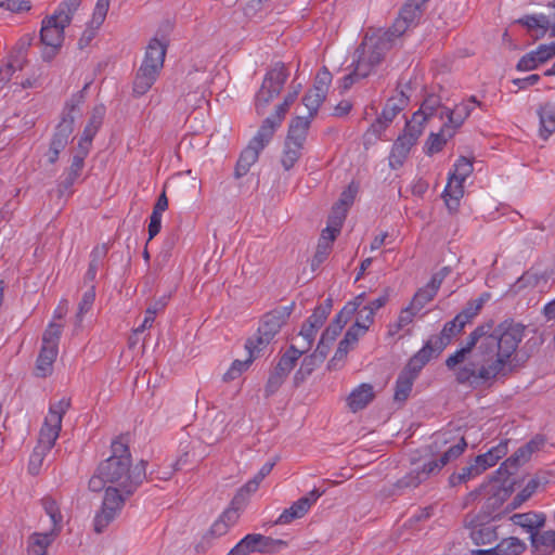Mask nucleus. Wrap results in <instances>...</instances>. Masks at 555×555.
<instances>
[{"label":"nucleus","mask_w":555,"mask_h":555,"mask_svg":"<svg viewBox=\"0 0 555 555\" xmlns=\"http://www.w3.org/2000/svg\"><path fill=\"white\" fill-rule=\"evenodd\" d=\"M302 145L286 141L284 144L283 155L281 158L282 166L285 170L294 167L301 155Z\"/></svg>","instance_id":"79ce46f5"},{"label":"nucleus","mask_w":555,"mask_h":555,"mask_svg":"<svg viewBox=\"0 0 555 555\" xmlns=\"http://www.w3.org/2000/svg\"><path fill=\"white\" fill-rule=\"evenodd\" d=\"M481 470L479 466L476 464L474 460H472L467 465L463 466L459 472H455L450 475L449 483L452 487L459 486L463 482H466L475 477L481 475Z\"/></svg>","instance_id":"e433bc0d"},{"label":"nucleus","mask_w":555,"mask_h":555,"mask_svg":"<svg viewBox=\"0 0 555 555\" xmlns=\"http://www.w3.org/2000/svg\"><path fill=\"white\" fill-rule=\"evenodd\" d=\"M540 118V135L547 139L555 132V105L553 103H544L538 109Z\"/></svg>","instance_id":"cd10ccee"},{"label":"nucleus","mask_w":555,"mask_h":555,"mask_svg":"<svg viewBox=\"0 0 555 555\" xmlns=\"http://www.w3.org/2000/svg\"><path fill=\"white\" fill-rule=\"evenodd\" d=\"M374 397L373 386L371 384H361L351 391L347 398V403L352 412H358L364 409Z\"/></svg>","instance_id":"412c9836"},{"label":"nucleus","mask_w":555,"mask_h":555,"mask_svg":"<svg viewBox=\"0 0 555 555\" xmlns=\"http://www.w3.org/2000/svg\"><path fill=\"white\" fill-rule=\"evenodd\" d=\"M159 72L153 66L141 65L133 81V92L137 95L145 94L154 85Z\"/></svg>","instance_id":"b1692460"},{"label":"nucleus","mask_w":555,"mask_h":555,"mask_svg":"<svg viewBox=\"0 0 555 555\" xmlns=\"http://www.w3.org/2000/svg\"><path fill=\"white\" fill-rule=\"evenodd\" d=\"M476 107L486 109V105L478 101L475 95H472L468 99L462 101L460 104L455 105L453 109L448 108L446 111V117L448 119L446 124H449V127L456 131L470 116Z\"/></svg>","instance_id":"a211bd4d"},{"label":"nucleus","mask_w":555,"mask_h":555,"mask_svg":"<svg viewBox=\"0 0 555 555\" xmlns=\"http://www.w3.org/2000/svg\"><path fill=\"white\" fill-rule=\"evenodd\" d=\"M247 546L249 554L259 552H266L273 543V539L259 533H250L245 535L243 539Z\"/></svg>","instance_id":"4c0bfd02"},{"label":"nucleus","mask_w":555,"mask_h":555,"mask_svg":"<svg viewBox=\"0 0 555 555\" xmlns=\"http://www.w3.org/2000/svg\"><path fill=\"white\" fill-rule=\"evenodd\" d=\"M320 364H322V362L314 356L310 354L305 357L299 370L295 374V382H304Z\"/></svg>","instance_id":"8fccbe9b"},{"label":"nucleus","mask_w":555,"mask_h":555,"mask_svg":"<svg viewBox=\"0 0 555 555\" xmlns=\"http://www.w3.org/2000/svg\"><path fill=\"white\" fill-rule=\"evenodd\" d=\"M311 117H296L289 125L288 134L286 141L300 144L304 146V142L307 137V132L310 126Z\"/></svg>","instance_id":"473e14b6"},{"label":"nucleus","mask_w":555,"mask_h":555,"mask_svg":"<svg viewBox=\"0 0 555 555\" xmlns=\"http://www.w3.org/2000/svg\"><path fill=\"white\" fill-rule=\"evenodd\" d=\"M535 54H540L539 60L542 61L543 63H546L547 61L555 56V41L547 44H540L537 48Z\"/></svg>","instance_id":"774afa93"},{"label":"nucleus","mask_w":555,"mask_h":555,"mask_svg":"<svg viewBox=\"0 0 555 555\" xmlns=\"http://www.w3.org/2000/svg\"><path fill=\"white\" fill-rule=\"evenodd\" d=\"M95 299V289L92 285L88 291H86L82 295V298L78 305V312L76 314L77 323L80 324L82 322L83 315L92 308Z\"/></svg>","instance_id":"864d4df0"},{"label":"nucleus","mask_w":555,"mask_h":555,"mask_svg":"<svg viewBox=\"0 0 555 555\" xmlns=\"http://www.w3.org/2000/svg\"><path fill=\"white\" fill-rule=\"evenodd\" d=\"M474 167L470 159L460 157L453 171L449 173L448 183L443 190L442 197L446 206L451 214H455L460 207V201L464 195V182L473 172Z\"/></svg>","instance_id":"6e6552de"},{"label":"nucleus","mask_w":555,"mask_h":555,"mask_svg":"<svg viewBox=\"0 0 555 555\" xmlns=\"http://www.w3.org/2000/svg\"><path fill=\"white\" fill-rule=\"evenodd\" d=\"M480 308L481 302H469L465 309H463L460 313L456 314V321L464 325L470 323L472 320L478 314Z\"/></svg>","instance_id":"052dcab7"},{"label":"nucleus","mask_w":555,"mask_h":555,"mask_svg":"<svg viewBox=\"0 0 555 555\" xmlns=\"http://www.w3.org/2000/svg\"><path fill=\"white\" fill-rule=\"evenodd\" d=\"M41 505L46 514L51 519V530L54 531V533H60L63 528V515L59 503L51 496H44L41 499Z\"/></svg>","instance_id":"72a5a7b5"},{"label":"nucleus","mask_w":555,"mask_h":555,"mask_svg":"<svg viewBox=\"0 0 555 555\" xmlns=\"http://www.w3.org/2000/svg\"><path fill=\"white\" fill-rule=\"evenodd\" d=\"M525 550V542L518 538L509 537L502 539L494 546L472 550L470 555H520Z\"/></svg>","instance_id":"6ab92c4d"},{"label":"nucleus","mask_w":555,"mask_h":555,"mask_svg":"<svg viewBox=\"0 0 555 555\" xmlns=\"http://www.w3.org/2000/svg\"><path fill=\"white\" fill-rule=\"evenodd\" d=\"M83 102L81 93L74 94L65 104L62 118L56 125L52 139L68 144L69 137L74 131V122L77 115H80V105Z\"/></svg>","instance_id":"2eb2a0df"},{"label":"nucleus","mask_w":555,"mask_h":555,"mask_svg":"<svg viewBox=\"0 0 555 555\" xmlns=\"http://www.w3.org/2000/svg\"><path fill=\"white\" fill-rule=\"evenodd\" d=\"M540 486V478L533 477L529 479L524 489L513 498V501L511 502V507L513 509L518 508L522 503L530 499L533 493L537 492Z\"/></svg>","instance_id":"a18cd8bd"},{"label":"nucleus","mask_w":555,"mask_h":555,"mask_svg":"<svg viewBox=\"0 0 555 555\" xmlns=\"http://www.w3.org/2000/svg\"><path fill=\"white\" fill-rule=\"evenodd\" d=\"M248 351V358L244 361L235 360L231 364L230 369L224 373L223 379L225 382L233 380L237 378L244 371H246L249 365L253 363L255 359H257L260 354H256L251 352V348H246Z\"/></svg>","instance_id":"a19ab883"},{"label":"nucleus","mask_w":555,"mask_h":555,"mask_svg":"<svg viewBox=\"0 0 555 555\" xmlns=\"http://www.w3.org/2000/svg\"><path fill=\"white\" fill-rule=\"evenodd\" d=\"M417 312H420V310H416V308H414L411 304L404 309H402L400 311L397 322L390 326L389 333L391 335H395L400 330L410 325L413 322L414 317L417 314Z\"/></svg>","instance_id":"49530a36"},{"label":"nucleus","mask_w":555,"mask_h":555,"mask_svg":"<svg viewBox=\"0 0 555 555\" xmlns=\"http://www.w3.org/2000/svg\"><path fill=\"white\" fill-rule=\"evenodd\" d=\"M81 3V0H65L60 5L59 9L54 12L53 15H67L69 18V23L72 22L73 14L77 11Z\"/></svg>","instance_id":"69168bd1"},{"label":"nucleus","mask_w":555,"mask_h":555,"mask_svg":"<svg viewBox=\"0 0 555 555\" xmlns=\"http://www.w3.org/2000/svg\"><path fill=\"white\" fill-rule=\"evenodd\" d=\"M422 133L423 131L418 126L406 121L403 134L399 135L395 141L389 155V166L392 169H398L404 164L411 149L415 145Z\"/></svg>","instance_id":"4468645a"},{"label":"nucleus","mask_w":555,"mask_h":555,"mask_svg":"<svg viewBox=\"0 0 555 555\" xmlns=\"http://www.w3.org/2000/svg\"><path fill=\"white\" fill-rule=\"evenodd\" d=\"M530 541L535 552L541 555H551L555 551V530L537 531Z\"/></svg>","instance_id":"7c9ffc66"},{"label":"nucleus","mask_w":555,"mask_h":555,"mask_svg":"<svg viewBox=\"0 0 555 555\" xmlns=\"http://www.w3.org/2000/svg\"><path fill=\"white\" fill-rule=\"evenodd\" d=\"M163 308H164V304H160V302H155L154 305L150 306L145 310V315H144V320H143L142 324L140 326H138L133 331V333L140 334V333H143L146 328H150L154 323L157 312L159 310H162Z\"/></svg>","instance_id":"4d7b16f0"},{"label":"nucleus","mask_w":555,"mask_h":555,"mask_svg":"<svg viewBox=\"0 0 555 555\" xmlns=\"http://www.w3.org/2000/svg\"><path fill=\"white\" fill-rule=\"evenodd\" d=\"M406 101L408 98L403 92H400L398 98L389 99L380 113L382 118H384L386 122H391L393 118L403 109Z\"/></svg>","instance_id":"ea45409f"},{"label":"nucleus","mask_w":555,"mask_h":555,"mask_svg":"<svg viewBox=\"0 0 555 555\" xmlns=\"http://www.w3.org/2000/svg\"><path fill=\"white\" fill-rule=\"evenodd\" d=\"M69 406L70 399L68 398H62L57 402L50 404L49 413L39 433L38 443L29 457L28 469L33 475L39 473L43 459L51 451L59 438L63 416Z\"/></svg>","instance_id":"20e7f679"},{"label":"nucleus","mask_w":555,"mask_h":555,"mask_svg":"<svg viewBox=\"0 0 555 555\" xmlns=\"http://www.w3.org/2000/svg\"><path fill=\"white\" fill-rule=\"evenodd\" d=\"M126 495L120 488L108 486L105 488L101 509L94 516V531L102 533L107 526L119 515L126 500Z\"/></svg>","instance_id":"9b49d317"},{"label":"nucleus","mask_w":555,"mask_h":555,"mask_svg":"<svg viewBox=\"0 0 555 555\" xmlns=\"http://www.w3.org/2000/svg\"><path fill=\"white\" fill-rule=\"evenodd\" d=\"M508 440H501L496 446L489 449L486 453L477 455L474 461L479 466L481 473L494 466L502 457L507 454Z\"/></svg>","instance_id":"aec40b11"},{"label":"nucleus","mask_w":555,"mask_h":555,"mask_svg":"<svg viewBox=\"0 0 555 555\" xmlns=\"http://www.w3.org/2000/svg\"><path fill=\"white\" fill-rule=\"evenodd\" d=\"M166 56V47L157 39L150 41L141 65L153 66V69L160 72Z\"/></svg>","instance_id":"a878e982"},{"label":"nucleus","mask_w":555,"mask_h":555,"mask_svg":"<svg viewBox=\"0 0 555 555\" xmlns=\"http://www.w3.org/2000/svg\"><path fill=\"white\" fill-rule=\"evenodd\" d=\"M69 25L67 15H51L42 21L40 41L44 46L42 60L50 62L61 49L64 41V29Z\"/></svg>","instance_id":"1a4fd4ad"},{"label":"nucleus","mask_w":555,"mask_h":555,"mask_svg":"<svg viewBox=\"0 0 555 555\" xmlns=\"http://www.w3.org/2000/svg\"><path fill=\"white\" fill-rule=\"evenodd\" d=\"M109 8V0H98L93 14L92 24L99 27L103 24Z\"/></svg>","instance_id":"680f3d73"},{"label":"nucleus","mask_w":555,"mask_h":555,"mask_svg":"<svg viewBox=\"0 0 555 555\" xmlns=\"http://www.w3.org/2000/svg\"><path fill=\"white\" fill-rule=\"evenodd\" d=\"M325 99V94L314 91L312 89H310L305 94V96L302 98V104L307 107L309 117L313 118V116L318 113L319 107L321 106Z\"/></svg>","instance_id":"de8ad7c7"},{"label":"nucleus","mask_w":555,"mask_h":555,"mask_svg":"<svg viewBox=\"0 0 555 555\" xmlns=\"http://www.w3.org/2000/svg\"><path fill=\"white\" fill-rule=\"evenodd\" d=\"M446 348V343L442 339H429L421 350H418L408 362L402 370L410 373L414 378H417L422 369L430 361V359L439 356Z\"/></svg>","instance_id":"dca6fc26"},{"label":"nucleus","mask_w":555,"mask_h":555,"mask_svg":"<svg viewBox=\"0 0 555 555\" xmlns=\"http://www.w3.org/2000/svg\"><path fill=\"white\" fill-rule=\"evenodd\" d=\"M464 327L465 325L457 322L455 317L452 321L447 322L444 324L440 336H435L431 337L430 339H442V341H444L447 346L451 341L452 337L460 334Z\"/></svg>","instance_id":"3c124183"},{"label":"nucleus","mask_w":555,"mask_h":555,"mask_svg":"<svg viewBox=\"0 0 555 555\" xmlns=\"http://www.w3.org/2000/svg\"><path fill=\"white\" fill-rule=\"evenodd\" d=\"M112 454L102 461L89 480V489L98 492L106 483L120 488L126 495H132L146 478V462L132 466L129 447L120 439L113 440Z\"/></svg>","instance_id":"f03ea898"},{"label":"nucleus","mask_w":555,"mask_h":555,"mask_svg":"<svg viewBox=\"0 0 555 555\" xmlns=\"http://www.w3.org/2000/svg\"><path fill=\"white\" fill-rule=\"evenodd\" d=\"M288 76V68L282 62L275 63L266 73L261 87L255 95V109L258 115H262L267 106L281 93Z\"/></svg>","instance_id":"0eeeda50"},{"label":"nucleus","mask_w":555,"mask_h":555,"mask_svg":"<svg viewBox=\"0 0 555 555\" xmlns=\"http://www.w3.org/2000/svg\"><path fill=\"white\" fill-rule=\"evenodd\" d=\"M344 223V214L339 212V215L331 214L327 220L326 228L322 231L321 237L319 238L320 243L325 245H331L335 241L336 236L339 234L341 227Z\"/></svg>","instance_id":"f704fd0d"},{"label":"nucleus","mask_w":555,"mask_h":555,"mask_svg":"<svg viewBox=\"0 0 555 555\" xmlns=\"http://www.w3.org/2000/svg\"><path fill=\"white\" fill-rule=\"evenodd\" d=\"M525 326L504 321L493 328V323L477 326L466 343L446 360L449 370L462 364L476 348L474 360L457 367L455 377L460 384L478 386L502 374L511 357L524 337Z\"/></svg>","instance_id":"f257e3e1"},{"label":"nucleus","mask_w":555,"mask_h":555,"mask_svg":"<svg viewBox=\"0 0 555 555\" xmlns=\"http://www.w3.org/2000/svg\"><path fill=\"white\" fill-rule=\"evenodd\" d=\"M62 335V325L56 323H49L43 335H42V345L43 347H51L54 349H59V343Z\"/></svg>","instance_id":"09e8293b"},{"label":"nucleus","mask_w":555,"mask_h":555,"mask_svg":"<svg viewBox=\"0 0 555 555\" xmlns=\"http://www.w3.org/2000/svg\"><path fill=\"white\" fill-rule=\"evenodd\" d=\"M436 296L435 293L429 292L428 288L423 287L416 292L414 297L412 298V301L410 302L416 310H422L426 304L431 301L434 297Z\"/></svg>","instance_id":"bf43d9fd"},{"label":"nucleus","mask_w":555,"mask_h":555,"mask_svg":"<svg viewBox=\"0 0 555 555\" xmlns=\"http://www.w3.org/2000/svg\"><path fill=\"white\" fill-rule=\"evenodd\" d=\"M467 448L466 439L457 436L452 430L438 431L433 435L428 446L430 453L436 459L423 463L399 479L396 483L398 489H414L430 476L437 475L446 465L459 459Z\"/></svg>","instance_id":"7ed1b4c3"},{"label":"nucleus","mask_w":555,"mask_h":555,"mask_svg":"<svg viewBox=\"0 0 555 555\" xmlns=\"http://www.w3.org/2000/svg\"><path fill=\"white\" fill-rule=\"evenodd\" d=\"M429 0H408L400 9L398 17L387 31L395 38L401 37L408 29L415 27L426 9Z\"/></svg>","instance_id":"ddd939ff"},{"label":"nucleus","mask_w":555,"mask_h":555,"mask_svg":"<svg viewBox=\"0 0 555 555\" xmlns=\"http://www.w3.org/2000/svg\"><path fill=\"white\" fill-rule=\"evenodd\" d=\"M85 157L78 155L73 156L72 164L66 172V177L61 182V186L64 190H68L80 177L85 166Z\"/></svg>","instance_id":"37998d69"},{"label":"nucleus","mask_w":555,"mask_h":555,"mask_svg":"<svg viewBox=\"0 0 555 555\" xmlns=\"http://www.w3.org/2000/svg\"><path fill=\"white\" fill-rule=\"evenodd\" d=\"M333 76L327 67L323 66L317 74L312 90L327 95Z\"/></svg>","instance_id":"5fc2aeb1"},{"label":"nucleus","mask_w":555,"mask_h":555,"mask_svg":"<svg viewBox=\"0 0 555 555\" xmlns=\"http://www.w3.org/2000/svg\"><path fill=\"white\" fill-rule=\"evenodd\" d=\"M414 378L410 373H405L403 371L400 372L395 388V400L396 401H404L408 399L412 391V386L414 384Z\"/></svg>","instance_id":"58836bf2"},{"label":"nucleus","mask_w":555,"mask_h":555,"mask_svg":"<svg viewBox=\"0 0 555 555\" xmlns=\"http://www.w3.org/2000/svg\"><path fill=\"white\" fill-rule=\"evenodd\" d=\"M59 533L50 530L49 532H35L28 539V555H46L48 547L52 544Z\"/></svg>","instance_id":"bb28decb"},{"label":"nucleus","mask_w":555,"mask_h":555,"mask_svg":"<svg viewBox=\"0 0 555 555\" xmlns=\"http://www.w3.org/2000/svg\"><path fill=\"white\" fill-rule=\"evenodd\" d=\"M447 107H442L441 100L436 94H429L422 102L417 112L408 120L412 125L418 126L424 131L425 124L434 116L438 115L440 119L446 117Z\"/></svg>","instance_id":"f3484780"},{"label":"nucleus","mask_w":555,"mask_h":555,"mask_svg":"<svg viewBox=\"0 0 555 555\" xmlns=\"http://www.w3.org/2000/svg\"><path fill=\"white\" fill-rule=\"evenodd\" d=\"M535 53L537 49L522 55L516 65L517 70L529 72L537 69L540 64H544L542 61L539 60L540 54Z\"/></svg>","instance_id":"603ef678"},{"label":"nucleus","mask_w":555,"mask_h":555,"mask_svg":"<svg viewBox=\"0 0 555 555\" xmlns=\"http://www.w3.org/2000/svg\"><path fill=\"white\" fill-rule=\"evenodd\" d=\"M353 199L354 192L351 190V188H349L348 190L341 193L338 203H336V205L333 207L332 214L339 215V212H343L345 219L347 215V209L353 203Z\"/></svg>","instance_id":"13d9d810"},{"label":"nucleus","mask_w":555,"mask_h":555,"mask_svg":"<svg viewBox=\"0 0 555 555\" xmlns=\"http://www.w3.org/2000/svg\"><path fill=\"white\" fill-rule=\"evenodd\" d=\"M358 318L354 324H360L361 327H365V332L369 330L370 325L374 322L375 313L369 308L366 305L361 309H358Z\"/></svg>","instance_id":"338daca9"},{"label":"nucleus","mask_w":555,"mask_h":555,"mask_svg":"<svg viewBox=\"0 0 555 555\" xmlns=\"http://www.w3.org/2000/svg\"><path fill=\"white\" fill-rule=\"evenodd\" d=\"M281 125L279 120H274L273 118L267 117L261 126L259 127L256 134L249 141V144L262 151L269 142L272 140L274 132Z\"/></svg>","instance_id":"5701e85b"},{"label":"nucleus","mask_w":555,"mask_h":555,"mask_svg":"<svg viewBox=\"0 0 555 555\" xmlns=\"http://www.w3.org/2000/svg\"><path fill=\"white\" fill-rule=\"evenodd\" d=\"M512 521L526 529L530 533V538L545 524L546 517L543 513L528 512L514 514L511 517Z\"/></svg>","instance_id":"4be33fe9"},{"label":"nucleus","mask_w":555,"mask_h":555,"mask_svg":"<svg viewBox=\"0 0 555 555\" xmlns=\"http://www.w3.org/2000/svg\"><path fill=\"white\" fill-rule=\"evenodd\" d=\"M302 353V350H298L294 346H291L286 350V352L280 358L275 367L280 372H282V374H286L288 376V374L294 369L297 360L301 357Z\"/></svg>","instance_id":"c03bdc74"},{"label":"nucleus","mask_w":555,"mask_h":555,"mask_svg":"<svg viewBox=\"0 0 555 555\" xmlns=\"http://www.w3.org/2000/svg\"><path fill=\"white\" fill-rule=\"evenodd\" d=\"M287 375L282 374L276 367L270 373L267 385L264 387L266 396H272L282 386Z\"/></svg>","instance_id":"6e6d98bb"},{"label":"nucleus","mask_w":555,"mask_h":555,"mask_svg":"<svg viewBox=\"0 0 555 555\" xmlns=\"http://www.w3.org/2000/svg\"><path fill=\"white\" fill-rule=\"evenodd\" d=\"M261 151L248 143L247 147L241 153L236 163L234 176L242 178L249 171L250 167L258 160Z\"/></svg>","instance_id":"2f4dec72"},{"label":"nucleus","mask_w":555,"mask_h":555,"mask_svg":"<svg viewBox=\"0 0 555 555\" xmlns=\"http://www.w3.org/2000/svg\"><path fill=\"white\" fill-rule=\"evenodd\" d=\"M488 516L469 513L464 518V526L469 531V538L477 546L492 545L499 540V526Z\"/></svg>","instance_id":"f8f14e48"},{"label":"nucleus","mask_w":555,"mask_h":555,"mask_svg":"<svg viewBox=\"0 0 555 555\" xmlns=\"http://www.w3.org/2000/svg\"><path fill=\"white\" fill-rule=\"evenodd\" d=\"M331 250V245H325L318 242L315 254L311 260V268L313 271L317 270L327 259Z\"/></svg>","instance_id":"e2e57ef3"},{"label":"nucleus","mask_w":555,"mask_h":555,"mask_svg":"<svg viewBox=\"0 0 555 555\" xmlns=\"http://www.w3.org/2000/svg\"><path fill=\"white\" fill-rule=\"evenodd\" d=\"M395 40L387 30L365 35L353 55L352 65H356V74L367 77L383 62Z\"/></svg>","instance_id":"39448f33"},{"label":"nucleus","mask_w":555,"mask_h":555,"mask_svg":"<svg viewBox=\"0 0 555 555\" xmlns=\"http://www.w3.org/2000/svg\"><path fill=\"white\" fill-rule=\"evenodd\" d=\"M307 500H297L278 517L275 524L287 525L293 520L304 517L308 513Z\"/></svg>","instance_id":"c9c22d12"},{"label":"nucleus","mask_w":555,"mask_h":555,"mask_svg":"<svg viewBox=\"0 0 555 555\" xmlns=\"http://www.w3.org/2000/svg\"><path fill=\"white\" fill-rule=\"evenodd\" d=\"M293 310L294 302L267 312L262 317L257 334L247 339L245 348H251V352L261 354L286 323Z\"/></svg>","instance_id":"423d86ee"},{"label":"nucleus","mask_w":555,"mask_h":555,"mask_svg":"<svg viewBox=\"0 0 555 555\" xmlns=\"http://www.w3.org/2000/svg\"><path fill=\"white\" fill-rule=\"evenodd\" d=\"M476 494L481 498L482 504L475 515L488 516V519L495 520L503 513V505L509 496V491L498 478H493L481 485Z\"/></svg>","instance_id":"9d476101"},{"label":"nucleus","mask_w":555,"mask_h":555,"mask_svg":"<svg viewBox=\"0 0 555 555\" xmlns=\"http://www.w3.org/2000/svg\"><path fill=\"white\" fill-rule=\"evenodd\" d=\"M108 253V246L106 244L95 246L90 254V266L102 268L104 259Z\"/></svg>","instance_id":"0e129e2a"},{"label":"nucleus","mask_w":555,"mask_h":555,"mask_svg":"<svg viewBox=\"0 0 555 555\" xmlns=\"http://www.w3.org/2000/svg\"><path fill=\"white\" fill-rule=\"evenodd\" d=\"M364 334L365 327H361L360 324H353L351 327H349L344 338L338 344L334 359L344 358L348 351L358 343L359 338Z\"/></svg>","instance_id":"c85d7f7f"},{"label":"nucleus","mask_w":555,"mask_h":555,"mask_svg":"<svg viewBox=\"0 0 555 555\" xmlns=\"http://www.w3.org/2000/svg\"><path fill=\"white\" fill-rule=\"evenodd\" d=\"M455 134V131L449 127V124H443L440 132L430 133L426 141L425 152L428 155L440 152L446 145L447 141Z\"/></svg>","instance_id":"c756f323"},{"label":"nucleus","mask_w":555,"mask_h":555,"mask_svg":"<svg viewBox=\"0 0 555 555\" xmlns=\"http://www.w3.org/2000/svg\"><path fill=\"white\" fill-rule=\"evenodd\" d=\"M57 353L59 349L41 346L35 366L37 377H47L52 374Z\"/></svg>","instance_id":"393cba45"}]
</instances>
